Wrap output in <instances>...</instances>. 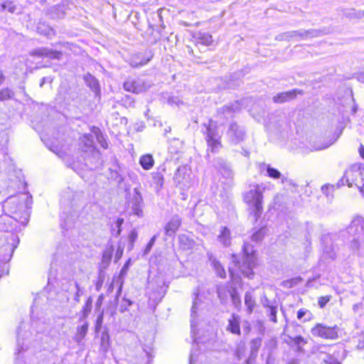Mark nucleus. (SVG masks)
I'll list each match as a JSON object with an SVG mask.
<instances>
[{
    "label": "nucleus",
    "mask_w": 364,
    "mask_h": 364,
    "mask_svg": "<svg viewBox=\"0 0 364 364\" xmlns=\"http://www.w3.org/2000/svg\"><path fill=\"white\" fill-rule=\"evenodd\" d=\"M335 186L331 184H326L321 187L322 193L326 196L328 200H331L333 197Z\"/></svg>",
    "instance_id": "obj_35"
},
{
    "label": "nucleus",
    "mask_w": 364,
    "mask_h": 364,
    "mask_svg": "<svg viewBox=\"0 0 364 364\" xmlns=\"http://www.w3.org/2000/svg\"><path fill=\"white\" fill-rule=\"evenodd\" d=\"M360 10H355L353 8L344 9L342 10L343 16L349 18H360Z\"/></svg>",
    "instance_id": "obj_32"
},
{
    "label": "nucleus",
    "mask_w": 364,
    "mask_h": 364,
    "mask_svg": "<svg viewBox=\"0 0 364 364\" xmlns=\"http://www.w3.org/2000/svg\"><path fill=\"white\" fill-rule=\"evenodd\" d=\"M181 224V220L178 215H174L164 227L165 234L168 236H173Z\"/></svg>",
    "instance_id": "obj_20"
},
{
    "label": "nucleus",
    "mask_w": 364,
    "mask_h": 364,
    "mask_svg": "<svg viewBox=\"0 0 364 364\" xmlns=\"http://www.w3.org/2000/svg\"><path fill=\"white\" fill-rule=\"evenodd\" d=\"M143 199L141 195L136 190L134 191V194L131 201V208L132 213L139 216L143 215L142 210Z\"/></svg>",
    "instance_id": "obj_18"
},
{
    "label": "nucleus",
    "mask_w": 364,
    "mask_h": 364,
    "mask_svg": "<svg viewBox=\"0 0 364 364\" xmlns=\"http://www.w3.org/2000/svg\"><path fill=\"white\" fill-rule=\"evenodd\" d=\"M234 289L227 285H220L218 287V296L222 304H225L228 302Z\"/></svg>",
    "instance_id": "obj_23"
},
{
    "label": "nucleus",
    "mask_w": 364,
    "mask_h": 364,
    "mask_svg": "<svg viewBox=\"0 0 364 364\" xmlns=\"http://www.w3.org/2000/svg\"><path fill=\"white\" fill-rule=\"evenodd\" d=\"M218 239L224 247L230 246L232 240L230 230L226 227H223L218 236Z\"/></svg>",
    "instance_id": "obj_24"
},
{
    "label": "nucleus",
    "mask_w": 364,
    "mask_h": 364,
    "mask_svg": "<svg viewBox=\"0 0 364 364\" xmlns=\"http://www.w3.org/2000/svg\"><path fill=\"white\" fill-rule=\"evenodd\" d=\"M168 103L171 105H176L179 106L181 104H182V102L178 98V97H171L168 99Z\"/></svg>",
    "instance_id": "obj_57"
},
{
    "label": "nucleus",
    "mask_w": 364,
    "mask_h": 364,
    "mask_svg": "<svg viewBox=\"0 0 364 364\" xmlns=\"http://www.w3.org/2000/svg\"><path fill=\"white\" fill-rule=\"evenodd\" d=\"M88 330V324L87 322L83 323L81 326L77 327V333L75 335V341L80 343L86 336Z\"/></svg>",
    "instance_id": "obj_31"
},
{
    "label": "nucleus",
    "mask_w": 364,
    "mask_h": 364,
    "mask_svg": "<svg viewBox=\"0 0 364 364\" xmlns=\"http://www.w3.org/2000/svg\"><path fill=\"white\" fill-rule=\"evenodd\" d=\"M14 95V92L9 88H4L0 91V101L11 99Z\"/></svg>",
    "instance_id": "obj_41"
},
{
    "label": "nucleus",
    "mask_w": 364,
    "mask_h": 364,
    "mask_svg": "<svg viewBox=\"0 0 364 364\" xmlns=\"http://www.w3.org/2000/svg\"><path fill=\"white\" fill-rule=\"evenodd\" d=\"M267 229L265 227L259 228V230H256L252 233L251 237L252 240L255 242L261 241L264 236L265 235Z\"/></svg>",
    "instance_id": "obj_34"
},
{
    "label": "nucleus",
    "mask_w": 364,
    "mask_h": 364,
    "mask_svg": "<svg viewBox=\"0 0 364 364\" xmlns=\"http://www.w3.org/2000/svg\"><path fill=\"white\" fill-rule=\"evenodd\" d=\"M132 302L131 300L124 299L122 304H120L119 311L121 312L125 311L127 309V308L132 305Z\"/></svg>",
    "instance_id": "obj_51"
},
{
    "label": "nucleus",
    "mask_w": 364,
    "mask_h": 364,
    "mask_svg": "<svg viewBox=\"0 0 364 364\" xmlns=\"http://www.w3.org/2000/svg\"><path fill=\"white\" fill-rule=\"evenodd\" d=\"M230 298L231 299L232 303L235 308L238 309L241 306L240 296L235 288L233 291H232V294Z\"/></svg>",
    "instance_id": "obj_40"
},
{
    "label": "nucleus",
    "mask_w": 364,
    "mask_h": 364,
    "mask_svg": "<svg viewBox=\"0 0 364 364\" xmlns=\"http://www.w3.org/2000/svg\"><path fill=\"white\" fill-rule=\"evenodd\" d=\"M111 259V255L107 252H104L103 254V259H108L109 260Z\"/></svg>",
    "instance_id": "obj_62"
},
{
    "label": "nucleus",
    "mask_w": 364,
    "mask_h": 364,
    "mask_svg": "<svg viewBox=\"0 0 364 364\" xmlns=\"http://www.w3.org/2000/svg\"><path fill=\"white\" fill-rule=\"evenodd\" d=\"M267 313L269 315V319L274 323H277V308L274 306H268L267 309Z\"/></svg>",
    "instance_id": "obj_43"
},
{
    "label": "nucleus",
    "mask_w": 364,
    "mask_h": 364,
    "mask_svg": "<svg viewBox=\"0 0 364 364\" xmlns=\"http://www.w3.org/2000/svg\"><path fill=\"white\" fill-rule=\"evenodd\" d=\"M227 330L232 333L240 335V316L232 314L228 319Z\"/></svg>",
    "instance_id": "obj_21"
},
{
    "label": "nucleus",
    "mask_w": 364,
    "mask_h": 364,
    "mask_svg": "<svg viewBox=\"0 0 364 364\" xmlns=\"http://www.w3.org/2000/svg\"><path fill=\"white\" fill-rule=\"evenodd\" d=\"M311 317V313L307 309H301L297 311V318L299 320L303 319L304 322L310 321Z\"/></svg>",
    "instance_id": "obj_37"
},
{
    "label": "nucleus",
    "mask_w": 364,
    "mask_h": 364,
    "mask_svg": "<svg viewBox=\"0 0 364 364\" xmlns=\"http://www.w3.org/2000/svg\"><path fill=\"white\" fill-rule=\"evenodd\" d=\"M129 237L130 242L133 243L137 237L136 232H135L134 230L132 231L131 233L129 234Z\"/></svg>",
    "instance_id": "obj_59"
},
{
    "label": "nucleus",
    "mask_w": 364,
    "mask_h": 364,
    "mask_svg": "<svg viewBox=\"0 0 364 364\" xmlns=\"http://www.w3.org/2000/svg\"><path fill=\"white\" fill-rule=\"evenodd\" d=\"M314 336L320 337L325 339H336L338 338V327L327 326L322 323H317L311 330Z\"/></svg>",
    "instance_id": "obj_8"
},
{
    "label": "nucleus",
    "mask_w": 364,
    "mask_h": 364,
    "mask_svg": "<svg viewBox=\"0 0 364 364\" xmlns=\"http://www.w3.org/2000/svg\"><path fill=\"white\" fill-rule=\"evenodd\" d=\"M41 29V27H38V32L46 36L48 38H51L55 35V31L52 28L47 27L43 31H42Z\"/></svg>",
    "instance_id": "obj_49"
},
{
    "label": "nucleus",
    "mask_w": 364,
    "mask_h": 364,
    "mask_svg": "<svg viewBox=\"0 0 364 364\" xmlns=\"http://www.w3.org/2000/svg\"><path fill=\"white\" fill-rule=\"evenodd\" d=\"M261 346V339L255 338L250 342L251 353H257Z\"/></svg>",
    "instance_id": "obj_45"
},
{
    "label": "nucleus",
    "mask_w": 364,
    "mask_h": 364,
    "mask_svg": "<svg viewBox=\"0 0 364 364\" xmlns=\"http://www.w3.org/2000/svg\"><path fill=\"white\" fill-rule=\"evenodd\" d=\"M287 364H298V360L296 359H292Z\"/></svg>",
    "instance_id": "obj_64"
},
{
    "label": "nucleus",
    "mask_w": 364,
    "mask_h": 364,
    "mask_svg": "<svg viewBox=\"0 0 364 364\" xmlns=\"http://www.w3.org/2000/svg\"><path fill=\"white\" fill-rule=\"evenodd\" d=\"M194 297L193 299V306L191 308V333L192 338L194 343H198V338H196V326L197 323L196 321V311L198 309V306L199 305V299H198V292H194Z\"/></svg>",
    "instance_id": "obj_14"
},
{
    "label": "nucleus",
    "mask_w": 364,
    "mask_h": 364,
    "mask_svg": "<svg viewBox=\"0 0 364 364\" xmlns=\"http://www.w3.org/2000/svg\"><path fill=\"white\" fill-rule=\"evenodd\" d=\"M31 55L39 58H48L52 60H60L62 58L63 53L60 51L54 50L46 47H41L32 50Z\"/></svg>",
    "instance_id": "obj_11"
},
{
    "label": "nucleus",
    "mask_w": 364,
    "mask_h": 364,
    "mask_svg": "<svg viewBox=\"0 0 364 364\" xmlns=\"http://www.w3.org/2000/svg\"><path fill=\"white\" fill-rule=\"evenodd\" d=\"M364 182V166H354L345 173L344 177L338 183V186L346 183L348 187L355 185L359 189V185Z\"/></svg>",
    "instance_id": "obj_4"
},
{
    "label": "nucleus",
    "mask_w": 364,
    "mask_h": 364,
    "mask_svg": "<svg viewBox=\"0 0 364 364\" xmlns=\"http://www.w3.org/2000/svg\"><path fill=\"white\" fill-rule=\"evenodd\" d=\"M150 87L151 84L149 82L140 78L129 79L124 82L125 90L136 94L146 91Z\"/></svg>",
    "instance_id": "obj_9"
},
{
    "label": "nucleus",
    "mask_w": 364,
    "mask_h": 364,
    "mask_svg": "<svg viewBox=\"0 0 364 364\" xmlns=\"http://www.w3.org/2000/svg\"><path fill=\"white\" fill-rule=\"evenodd\" d=\"M346 233L349 235L348 240L350 241V248L353 251L358 250L360 241L364 237V221L361 218H355L346 229Z\"/></svg>",
    "instance_id": "obj_3"
},
{
    "label": "nucleus",
    "mask_w": 364,
    "mask_h": 364,
    "mask_svg": "<svg viewBox=\"0 0 364 364\" xmlns=\"http://www.w3.org/2000/svg\"><path fill=\"white\" fill-rule=\"evenodd\" d=\"M33 203L32 196L24 192L18 197L9 198L4 207L12 214L11 217L22 225H26L30 218V210Z\"/></svg>",
    "instance_id": "obj_1"
},
{
    "label": "nucleus",
    "mask_w": 364,
    "mask_h": 364,
    "mask_svg": "<svg viewBox=\"0 0 364 364\" xmlns=\"http://www.w3.org/2000/svg\"><path fill=\"white\" fill-rule=\"evenodd\" d=\"M205 139L208 144V152L216 153L221 148L220 135L218 132L216 124L210 120L206 126Z\"/></svg>",
    "instance_id": "obj_5"
},
{
    "label": "nucleus",
    "mask_w": 364,
    "mask_h": 364,
    "mask_svg": "<svg viewBox=\"0 0 364 364\" xmlns=\"http://www.w3.org/2000/svg\"><path fill=\"white\" fill-rule=\"evenodd\" d=\"M359 191L364 197V181L361 185H359Z\"/></svg>",
    "instance_id": "obj_63"
},
{
    "label": "nucleus",
    "mask_w": 364,
    "mask_h": 364,
    "mask_svg": "<svg viewBox=\"0 0 364 364\" xmlns=\"http://www.w3.org/2000/svg\"><path fill=\"white\" fill-rule=\"evenodd\" d=\"M331 296L327 295L324 296H321L318 298V304L321 309L325 307L326 304L331 300Z\"/></svg>",
    "instance_id": "obj_48"
},
{
    "label": "nucleus",
    "mask_w": 364,
    "mask_h": 364,
    "mask_svg": "<svg viewBox=\"0 0 364 364\" xmlns=\"http://www.w3.org/2000/svg\"><path fill=\"white\" fill-rule=\"evenodd\" d=\"M152 178L155 183L159 186H162L164 183V176L159 172H155L152 173Z\"/></svg>",
    "instance_id": "obj_46"
},
{
    "label": "nucleus",
    "mask_w": 364,
    "mask_h": 364,
    "mask_svg": "<svg viewBox=\"0 0 364 364\" xmlns=\"http://www.w3.org/2000/svg\"><path fill=\"white\" fill-rule=\"evenodd\" d=\"M300 279H301L300 278H294L289 281H286V282H284L285 286L288 287H293V285H295L296 284V282L298 280H300Z\"/></svg>",
    "instance_id": "obj_58"
},
{
    "label": "nucleus",
    "mask_w": 364,
    "mask_h": 364,
    "mask_svg": "<svg viewBox=\"0 0 364 364\" xmlns=\"http://www.w3.org/2000/svg\"><path fill=\"white\" fill-rule=\"evenodd\" d=\"M245 304L247 306L248 314H251L255 307V300L250 292L247 291L245 295Z\"/></svg>",
    "instance_id": "obj_33"
},
{
    "label": "nucleus",
    "mask_w": 364,
    "mask_h": 364,
    "mask_svg": "<svg viewBox=\"0 0 364 364\" xmlns=\"http://www.w3.org/2000/svg\"><path fill=\"white\" fill-rule=\"evenodd\" d=\"M85 80L87 82L89 87L94 91L97 92L99 89L98 82L95 77L91 75H87L85 77Z\"/></svg>",
    "instance_id": "obj_38"
},
{
    "label": "nucleus",
    "mask_w": 364,
    "mask_h": 364,
    "mask_svg": "<svg viewBox=\"0 0 364 364\" xmlns=\"http://www.w3.org/2000/svg\"><path fill=\"white\" fill-rule=\"evenodd\" d=\"M75 287L76 289V292L75 294V296H74V300L77 302H79L80 301V297L81 295H82L83 294V291L82 289H81V287H80V284L77 282H75Z\"/></svg>",
    "instance_id": "obj_47"
},
{
    "label": "nucleus",
    "mask_w": 364,
    "mask_h": 364,
    "mask_svg": "<svg viewBox=\"0 0 364 364\" xmlns=\"http://www.w3.org/2000/svg\"><path fill=\"white\" fill-rule=\"evenodd\" d=\"M196 42L204 46H209L213 42L212 36L208 33L199 32L195 36Z\"/></svg>",
    "instance_id": "obj_26"
},
{
    "label": "nucleus",
    "mask_w": 364,
    "mask_h": 364,
    "mask_svg": "<svg viewBox=\"0 0 364 364\" xmlns=\"http://www.w3.org/2000/svg\"><path fill=\"white\" fill-rule=\"evenodd\" d=\"M298 92L301 93L296 90L280 92L273 97V101L276 103L285 102L287 101L294 99Z\"/></svg>",
    "instance_id": "obj_22"
},
{
    "label": "nucleus",
    "mask_w": 364,
    "mask_h": 364,
    "mask_svg": "<svg viewBox=\"0 0 364 364\" xmlns=\"http://www.w3.org/2000/svg\"><path fill=\"white\" fill-rule=\"evenodd\" d=\"M178 241H179L180 246L183 250L191 249L194 245L193 240L189 239V237L186 235H179Z\"/></svg>",
    "instance_id": "obj_28"
},
{
    "label": "nucleus",
    "mask_w": 364,
    "mask_h": 364,
    "mask_svg": "<svg viewBox=\"0 0 364 364\" xmlns=\"http://www.w3.org/2000/svg\"><path fill=\"white\" fill-rule=\"evenodd\" d=\"M139 164L145 170H149L154 164V161L151 154H146L141 156Z\"/></svg>",
    "instance_id": "obj_27"
},
{
    "label": "nucleus",
    "mask_w": 364,
    "mask_h": 364,
    "mask_svg": "<svg viewBox=\"0 0 364 364\" xmlns=\"http://www.w3.org/2000/svg\"><path fill=\"white\" fill-rule=\"evenodd\" d=\"M292 33H294V35H293L294 36L299 35L302 38H307L308 36H310V37L318 36L320 34V31H316V30H309V31H305L304 32L294 31V32H292Z\"/></svg>",
    "instance_id": "obj_36"
},
{
    "label": "nucleus",
    "mask_w": 364,
    "mask_h": 364,
    "mask_svg": "<svg viewBox=\"0 0 364 364\" xmlns=\"http://www.w3.org/2000/svg\"><path fill=\"white\" fill-rule=\"evenodd\" d=\"M173 181L176 186L183 190L188 189L193 183L191 169L188 166H181L177 168Z\"/></svg>",
    "instance_id": "obj_6"
},
{
    "label": "nucleus",
    "mask_w": 364,
    "mask_h": 364,
    "mask_svg": "<svg viewBox=\"0 0 364 364\" xmlns=\"http://www.w3.org/2000/svg\"><path fill=\"white\" fill-rule=\"evenodd\" d=\"M326 363L328 364H341L338 360L336 359H334L333 358H330L329 360H326Z\"/></svg>",
    "instance_id": "obj_60"
},
{
    "label": "nucleus",
    "mask_w": 364,
    "mask_h": 364,
    "mask_svg": "<svg viewBox=\"0 0 364 364\" xmlns=\"http://www.w3.org/2000/svg\"><path fill=\"white\" fill-rule=\"evenodd\" d=\"M10 240L12 242L7 243L3 247L5 253L4 255L0 254V260L2 262H7L11 259L14 250L19 242L18 237L14 234H10Z\"/></svg>",
    "instance_id": "obj_12"
},
{
    "label": "nucleus",
    "mask_w": 364,
    "mask_h": 364,
    "mask_svg": "<svg viewBox=\"0 0 364 364\" xmlns=\"http://www.w3.org/2000/svg\"><path fill=\"white\" fill-rule=\"evenodd\" d=\"M92 309V299L89 297L82 307V312L83 318L87 316Z\"/></svg>",
    "instance_id": "obj_44"
},
{
    "label": "nucleus",
    "mask_w": 364,
    "mask_h": 364,
    "mask_svg": "<svg viewBox=\"0 0 364 364\" xmlns=\"http://www.w3.org/2000/svg\"><path fill=\"white\" fill-rule=\"evenodd\" d=\"M240 104L236 101L229 105H225L218 110V114L225 119H229L233 117V114L240 109Z\"/></svg>",
    "instance_id": "obj_19"
},
{
    "label": "nucleus",
    "mask_w": 364,
    "mask_h": 364,
    "mask_svg": "<svg viewBox=\"0 0 364 364\" xmlns=\"http://www.w3.org/2000/svg\"><path fill=\"white\" fill-rule=\"evenodd\" d=\"M359 153L360 156L364 159V146L360 145L359 148Z\"/></svg>",
    "instance_id": "obj_61"
},
{
    "label": "nucleus",
    "mask_w": 364,
    "mask_h": 364,
    "mask_svg": "<svg viewBox=\"0 0 364 364\" xmlns=\"http://www.w3.org/2000/svg\"><path fill=\"white\" fill-rule=\"evenodd\" d=\"M183 149V142L178 139H173L170 141L168 152L171 154H177Z\"/></svg>",
    "instance_id": "obj_25"
},
{
    "label": "nucleus",
    "mask_w": 364,
    "mask_h": 364,
    "mask_svg": "<svg viewBox=\"0 0 364 364\" xmlns=\"http://www.w3.org/2000/svg\"><path fill=\"white\" fill-rule=\"evenodd\" d=\"M266 188V184L263 183H251L248 190L243 193V200L255 221H257L263 213V193Z\"/></svg>",
    "instance_id": "obj_2"
},
{
    "label": "nucleus",
    "mask_w": 364,
    "mask_h": 364,
    "mask_svg": "<svg viewBox=\"0 0 364 364\" xmlns=\"http://www.w3.org/2000/svg\"><path fill=\"white\" fill-rule=\"evenodd\" d=\"M289 338L294 342V343L296 346H299V345H301V343H306V341L301 336H296V337H294V338L293 337H289Z\"/></svg>",
    "instance_id": "obj_53"
},
{
    "label": "nucleus",
    "mask_w": 364,
    "mask_h": 364,
    "mask_svg": "<svg viewBox=\"0 0 364 364\" xmlns=\"http://www.w3.org/2000/svg\"><path fill=\"white\" fill-rule=\"evenodd\" d=\"M227 134L232 144H238L244 140L245 132L242 127L236 123H232L229 127Z\"/></svg>",
    "instance_id": "obj_10"
},
{
    "label": "nucleus",
    "mask_w": 364,
    "mask_h": 364,
    "mask_svg": "<svg viewBox=\"0 0 364 364\" xmlns=\"http://www.w3.org/2000/svg\"><path fill=\"white\" fill-rule=\"evenodd\" d=\"M1 10H7L11 14H14L16 12L17 8L16 6L14 4V2L10 1H6L1 4Z\"/></svg>",
    "instance_id": "obj_39"
},
{
    "label": "nucleus",
    "mask_w": 364,
    "mask_h": 364,
    "mask_svg": "<svg viewBox=\"0 0 364 364\" xmlns=\"http://www.w3.org/2000/svg\"><path fill=\"white\" fill-rule=\"evenodd\" d=\"M210 260L217 274L221 278H225L226 276V272L221 264L215 258L213 257H210Z\"/></svg>",
    "instance_id": "obj_29"
},
{
    "label": "nucleus",
    "mask_w": 364,
    "mask_h": 364,
    "mask_svg": "<svg viewBox=\"0 0 364 364\" xmlns=\"http://www.w3.org/2000/svg\"><path fill=\"white\" fill-rule=\"evenodd\" d=\"M214 166L218 169L221 175L227 179H232L234 173L230 165L223 159L218 158L214 161Z\"/></svg>",
    "instance_id": "obj_13"
},
{
    "label": "nucleus",
    "mask_w": 364,
    "mask_h": 364,
    "mask_svg": "<svg viewBox=\"0 0 364 364\" xmlns=\"http://www.w3.org/2000/svg\"><path fill=\"white\" fill-rule=\"evenodd\" d=\"M109 347L108 336L102 335L101 338V348L104 351H107Z\"/></svg>",
    "instance_id": "obj_50"
},
{
    "label": "nucleus",
    "mask_w": 364,
    "mask_h": 364,
    "mask_svg": "<svg viewBox=\"0 0 364 364\" xmlns=\"http://www.w3.org/2000/svg\"><path fill=\"white\" fill-rule=\"evenodd\" d=\"M242 250L245 255L244 266L247 267V269H242L243 274L249 279H252L254 275L252 271L253 267L255 264V250L253 246L247 242H244Z\"/></svg>",
    "instance_id": "obj_7"
},
{
    "label": "nucleus",
    "mask_w": 364,
    "mask_h": 364,
    "mask_svg": "<svg viewBox=\"0 0 364 364\" xmlns=\"http://www.w3.org/2000/svg\"><path fill=\"white\" fill-rule=\"evenodd\" d=\"M81 141L84 144L85 151H92L94 149V141L92 135H84L81 138Z\"/></svg>",
    "instance_id": "obj_30"
},
{
    "label": "nucleus",
    "mask_w": 364,
    "mask_h": 364,
    "mask_svg": "<svg viewBox=\"0 0 364 364\" xmlns=\"http://www.w3.org/2000/svg\"><path fill=\"white\" fill-rule=\"evenodd\" d=\"M97 138L102 148L107 149L108 147V144L107 141L104 139V137L102 135H97Z\"/></svg>",
    "instance_id": "obj_56"
},
{
    "label": "nucleus",
    "mask_w": 364,
    "mask_h": 364,
    "mask_svg": "<svg viewBox=\"0 0 364 364\" xmlns=\"http://www.w3.org/2000/svg\"><path fill=\"white\" fill-rule=\"evenodd\" d=\"M151 58V53H136L131 56L129 63L133 68H138L146 65Z\"/></svg>",
    "instance_id": "obj_15"
},
{
    "label": "nucleus",
    "mask_w": 364,
    "mask_h": 364,
    "mask_svg": "<svg viewBox=\"0 0 364 364\" xmlns=\"http://www.w3.org/2000/svg\"><path fill=\"white\" fill-rule=\"evenodd\" d=\"M321 241L324 245L323 248L322 258L323 259L333 260L336 256L334 247L332 245V244H327L328 242H331L330 235H324L322 237Z\"/></svg>",
    "instance_id": "obj_17"
},
{
    "label": "nucleus",
    "mask_w": 364,
    "mask_h": 364,
    "mask_svg": "<svg viewBox=\"0 0 364 364\" xmlns=\"http://www.w3.org/2000/svg\"><path fill=\"white\" fill-rule=\"evenodd\" d=\"M156 236L154 235L151 240H149V243L146 245L144 253L147 254L152 248L155 241H156Z\"/></svg>",
    "instance_id": "obj_54"
},
{
    "label": "nucleus",
    "mask_w": 364,
    "mask_h": 364,
    "mask_svg": "<svg viewBox=\"0 0 364 364\" xmlns=\"http://www.w3.org/2000/svg\"><path fill=\"white\" fill-rule=\"evenodd\" d=\"M262 168H265L267 171V174L269 177L273 179H279L281 178L282 184H288L290 186H295L296 184L293 182L292 180L289 179L287 177H284L282 175V173L276 168L272 167L270 165H267L265 164H262Z\"/></svg>",
    "instance_id": "obj_16"
},
{
    "label": "nucleus",
    "mask_w": 364,
    "mask_h": 364,
    "mask_svg": "<svg viewBox=\"0 0 364 364\" xmlns=\"http://www.w3.org/2000/svg\"><path fill=\"white\" fill-rule=\"evenodd\" d=\"M129 264H130V259H129L127 262H126V263L122 267L118 278H121L123 279V278L125 277V275L127 273V271L129 267Z\"/></svg>",
    "instance_id": "obj_52"
},
{
    "label": "nucleus",
    "mask_w": 364,
    "mask_h": 364,
    "mask_svg": "<svg viewBox=\"0 0 364 364\" xmlns=\"http://www.w3.org/2000/svg\"><path fill=\"white\" fill-rule=\"evenodd\" d=\"M52 18H63L65 16V12L61 9V7H53L50 12Z\"/></svg>",
    "instance_id": "obj_42"
},
{
    "label": "nucleus",
    "mask_w": 364,
    "mask_h": 364,
    "mask_svg": "<svg viewBox=\"0 0 364 364\" xmlns=\"http://www.w3.org/2000/svg\"><path fill=\"white\" fill-rule=\"evenodd\" d=\"M115 282L119 285L116 296L117 298H118L120 296L122 291L124 280L121 278H117Z\"/></svg>",
    "instance_id": "obj_55"
}]
</instances>
